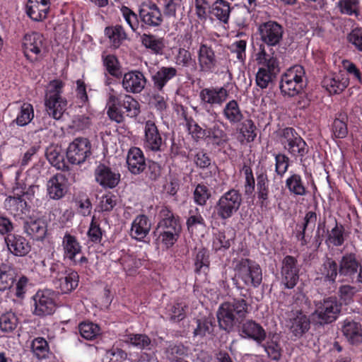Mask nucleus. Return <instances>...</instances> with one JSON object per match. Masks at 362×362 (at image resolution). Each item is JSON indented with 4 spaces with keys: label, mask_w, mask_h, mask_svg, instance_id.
Returning a JSON list of instances; mask_svg holds the SVG:
<instances>
[{
    "label": "nucleus",
    "mask_w": 362,
    "mask_h": 362,
    "mask_svg": "<svg viewBox=\"0 0 362 362\" xmlns=\"http://www.w3.org/2000/svg\"><path fill=\"white\" fill-rule=\"evenodd\" d=\"M143 146L146 151L159 152L163 151L165 141L163 138L156 123L151 119L144 122Z\"/></svg>",
    "instance_id": "nucleus-16"
},
{
    "label": "nucleus",
    "mask_w": 362,
    "mask_h": 362,
    "mask_svg": "<svg viewBox=\"0 0 362 362\" xmlns=\"http://www.w3.org/2000/svg\"><path fill=\"white\" fill-rule=\"evenodd\" d=\"M105 231L100 226V221L95 216H93L88 232L87 236L90 242L94 244H99L103 240V236Z\"/></svg>",
    "instance_id": "nucleus-55"
},
{
    "label": "nucleus",
    "mask_w": 362,
    "mask_h": 362,
    "mask_svg": "<svg viewBox=\"0 0 362 362\" xmlns=\"http://www.w3.org/2000/svg\"><path fill=\"white\" fill-rule=\"evenodd\" d=\"M321 278L329 284H334L339 275V264L332 257H326L319 269Z\"/></svg>",
    "instance_id": "nucleus-44"
},
{
    "label": "nucleus",
    "mask_w": 362,
    "mask_h": 362,
    "mask_svg": "<svg viewBox=\"0 0 362 362\" xmlns=\"http://www.w3.org/2000/svg\"><path fill=\"white\" fill-rule=\"evenodd\" d=\"M25 229L28 235L35 240H42L47 231L45 221L40 218L27 222Z\"/></svg>",
    "instance_id": "nucleus-48"
},
{
    "label": "nucleus",
    "mask_w": 362,
    "mask_h": 362,
    "mask_svg": "<svg viewBox=\"0 0 362 362\" xmlns=\"http://www.w3.org/2000/svg\"><path fill=\"white\" fill-rule=\"evenodd\" d=\"M206 226L205 220L201 214L199 208L195 207L189 211V216L186 221V226L189 233H193L197 226Z\"/></svg>",
    "instance_id": "nucleus-60"
},
{
    "label": "nucleus",
    "mask_w": 362,
    "mask_h": 362,
    "mask_svg": "<svg viewBox=\"0 0 362 362\" xmlns=\"http://www.w3.org/2000/svg\"><path fill=\"white\" fill-rule=\"evenodd\" d=\"M235 126L237 139L241 144L253 142L257 135V128L250 118L243 119Z\"/></svg>",
    "instance_id": "nucleus-32"
},
{
    "label": "nucleus",
    "mask_w": 362,
    "mask_h": 362,
    "mask_svg": "<svg viewBox=\"0 0 362 362\" xmlns=\"http://www.w3.org/2000/svg\"><path fill=\"white\" fill-rule=\"evenodd\" d=\"M141 44L153 54L161 55L165 49V42L163 37H158L153 34L144 33L141 36Z\"/></svg>",
    "instance_id": "nucleus-45"
},
{
    "label": "nucleus",
    "mask_w": 362,
    "mask_h": 362,
    "mask_svg": "<svg viewBox=\"0 0 362 362\" xmlns=\"http://www.w3.org/2000/svg\"><path fill=\"white\" fill-rule=\"evenodd\" d=\"M232 7L226 0H216L210 7V18L223 23H228Z\"/></svg>",
    "instance_id": "nucleus-43"
},
{
    "label": "nucleus",
    "mask_w": 362,
    "mask_h": 362,
    "mask_svg": "<svg viewBox=\"0 0 362 362\" xmlns=\"http://www.w3.org/2000/svg\"><path fill=\"white\" fill-rule=\"evenodd\" d=\"M91 155V144L86 138H76L69 144L66 157L72 165H81Z\"/></svg>",
    "instance_id": "nucleus-15"
},
{
    "label": "nucleus",
    "mask_w": 362,
    "mask_h": 362,
    "mask_svg": "<svg viewBox=\"0 0 362 362\" xmlns=\"http://www.w3.org/2000/svg\"><path fill=\"white\" fill-rule=\"evenodd\" d=\"M107 97V114L112 121L122 123L125 117L134 118L140 114V104L131 95L110 88Z\"/></svg>",
    "instance_id": "nucleus-2"
},
{
    "label": "nucleus",
    "mask_w": 362,
    "mask_h": 362,
    "mask_svg": "<svg viewBox=\"0 0 362 362\" xmlns=\"http://www.w3.org/2000/svg\"><path fill=\"white\" fill-rule=\"evenodd\" d=\"M177 75V70L173 66H161L151 76L153 88L163 92L168 83Z\"/></svg>",
    "instance_id": "nucleus-36"
},
{
    "label": "nucleus",
    "mask_w": 362,
    "mask_h": 362,
    "mask_svg": "<svg viewBox=\"0 0 362 362\" xmlns=\"http://www.w3.org/2000/svg\"><path fill=\"white\" fill-rule=\"evenodd\" d=\"M95 177L96 182L103 188L112 189L118 185L120 174L112 170L109 166L100 163L95 170Z\"/></svg>",
    "instance_id": "nucleus-25"
},
{
    "label": "nucleus",
    "mask_w": 362,
    "mask_h": 362,
    "mask_svg": "<svg viewBox=\"0 0 362 362\" xmlns=\"http://www.w3.org/2000/svg\"><path fill=\"white\" fill-rule=\"evenodd\" d=\"M197 326L193 331V337L204 338L207 334H211L214 331V322L209 317H202L196 319Z\"/></svg>",
    "instance_id": "nucleus-56"
},
{
    "label": "nucleus",
    "mask_w": 362,
    "mask_h": 362,
    "mask_svg": "<svg viewBox=\"0 0 362 362\" xmlns=\"http://www.w3.org/2000/svg\"><path fill=\"white\" fill-rule=\"evenodd\" d=\"M279 135L281 145L288 154L303 162L309 147L296 130L293 127H285L279 130Z\"/></svg>",
    "instance_id": "nucleus-7"
},
{
    "label": "nucleus",
    "mask_w": 362,
    "mask_h": 362,
    "mask_svg": "<svg viewBox=\"0 0 362 362\" xmlns=\"http://www.w3.org/2000/svg\"><path fill=\"white\" fill-rule=\"evenodd\" d=\"M33 314L39 317L51 315L54 313L56 303L54 293L50 290H40L33 297Z\"/></svg>",
    "instance_id": "nucleus-19"
},
{
    "label": "nucleus",
    "mask_w": 362,
    "mask_h": 362,
    "mask_svg": "<svg viewBox=\"0 0 362 362\" xmlns=\"http://www.w3.org/2000/svg\"><path fill=\"white\" fill-rule=\"evenodd\" d=\"M285 187L293 196L304 197L308 191L306 183L300 173L290 171L285 180Z\"/></svg>",
    "instance_id": "nucleus-37"
},
{
    "label": "nucleus",
    "mask_w": 362,
    "mask_h": 362,
    "mask_svg": "<svg viewBox=\"0 0 362 362\" xmlns=\"http://www.w3.org/2000/svg\"><path fill=\"white\" fill-rule=\"evenodd\" d=\"M55 286L62 293H69L75 290L79 282V275L77 272L67 268L57 280H53Z\"/></svg>",
    "instance_id": "nucleus-31"
},
{
    "label": "nucleus",
    "mask_w": 362,
    "mask_h": 362,
    "mask_svg": "<svg viewBox=\"0 0 362 362\" xmlns=\"http://www.w3.org/2000/svg\"><path fill=\"white\" fill-rule=\"evenodd\" d=\"M105 35L109 39L110 46L117 49L127 38V33L120 25L107 26L105 28Z\"/></svg>",
    "instance_id": "nucleus-46"
},
{
    "label": "nucleus",
    "mask_w": 362,
    "mask_h": 362,
    "mask_svg": "<svg viewBox=\"0 0 362 362\" xmlns=\"http://www.w3.org/2000/svg\"><path fill=\"white\" fill-rule=\"evenodd\" d=\"M22 48L26 59L34 63L45 56L47 52V42L40 33H28L23 37Z\"/></svg>",
    "instance_id": "nucleus-10"
},
{
    "label": "nucleus",
    "mask_w": 362,
    "mask_h": 362,
    "mask_svg": "<svg viewBox=\"0 0 362 362\" xmlns=\"http://www.w3.org/2000/svg\"><path fill=\"white\" fill-rule=\"evenodd\" d=\"M260 41L268 47L279 46L284 40L285 28L274 20L261 23L257 28Z\"/></svg>",
    "instance_id": "nucleus-11"
},
{
    "label": "nucleus",
    "mask_w": 362,
    "mask_h": 362,
    "mask_svg": "<svg viewBox=\"0 0 362 362\" xmlns=\"http://www.w3.org/2000/svg\"><path fill=\"white\" fill-rule=\"evenodd\" d=\"M141 28L144 29L160 26L163 21V16L158 5L151 1L142 3L139 8Z\"/></svg>",
    "instance_id": "nucleus-14"
},
{
    "label": "nucleus",
    "mask_w": 362,
    "mask_h": 362,
    "mask_svg": "<svg viewBox=\"0 0 362 362\" xmlns=\"http://www.w3.org/2000/svg\"><path fill=\"white\" fill-rule=\"evenodd\" d=\"M127 163L131 173L139 175L144 172L146 168V163L141 149L138 147L130 148L127 153Z\"/></svg>",
    "instance_id": "nucleus-34"
},
{
    "label": "nucleus",
    "mask_w": 362,
    "mask_h": 362,
    "mask_svg": "<svg viewBox=\"0 0 362 362\" xmlns=\"http://www.w3.org/2000/svg\"><path fill=\"white\" fill-rule=\"evenodd\" d=\"M221 114L231 126L238 124L245 117L240 104L235 99L225 103Z\"/></svg>",
    "instance_id": "nucleus-35"
},
{
    "label": "nucleus",
    "mask_w": 362,
    "mask_h": 362,
    "mask_svg": "<svg viewBox=\"0 0 362 362\" xmlns=\"http://www.w3.org/2000/svg\"><path fill=\"white\" fill-rule=\"evenodd\" d=\"M274 172L277 177L283 178L290 167V158L282 153H274Z\"/></svg>",
    "instance_id": "nucleus-62"
},
{
    "label": "nucleus",
    "mask_w": 362,
    "mask_h": 362,
    "mask_svg": "<svg viewBox=\"0 0 362 362\" xmlns=\"http://www.w3.org/2000/svg\"><path fill=\"white\" fill-rule=\"evenodd\" d=\"M153 237L158 245H161L165 249L171 248L178 240L181 233L168 232L154 229Z\"/></svg>",
    "instance_id": "nucleus-49"
},
{
    "label": "nucleus",
    "mask_w": 362,
    "mask_h": 362,
    "mask_svg": "<svg viewBox=\"0 0 362 362\" xmlns=\"http://www.w3.org/2000/svg\"><path fill=\"white\" fill-rule=\"evenodd\" d=\"M151 226V222L146 215H139L132 223L130 235L132 238L142 241L148 234Z\"/></svg>",
    "instance_id": "nucleus-42"
},
{
    "label": "nucleus",
    "mask_w": 362,
    "mask_h": 362,
    "mask_svg": "<svg viewBox=\"0 0 362 362\" xmlns=\"http://www.w3.org/2000/svg\"><path fill=\"white\" fill-rule=\"evenodd\" d=\"M16 278L15 268L8 263L0 264V291H3L10 288Z\"/></svg>",
    "instance_id": "nucleus-47"
},
{
    "label": "nucleus",
    "mask_w": 362,
    "mask_h": 362,
    "mask_svg": "<svg viewBox=\"0 0 362 362\" xmlns=\"http://www.w3.org/2000/svg\"><path fill=\"white\" fill-rule=\"evenodd\" d=\"M229 97L226 86L204 88L199 93L201 105L213 119L218 117L214 110V106H222Z\"/></svg>",
    "instance_id": "nucleus-9"
},
{
    "label": "nucleus",
    "mask_w": 362,
    "mask_h": 362,
    "mask_svg": "<svg viewBox=\"0 0 362 362\" xmlns=\"http://www.w3.org/2000/svg\"><path fill=\"white\" fill-rule=\"evenodd\" d=\"M249 306L244 298H233L222 303L216 313L218 323L220 329L227 332L233 331L238 326L242 337L262 344L267 338L265 329L252 319L244 320L249 313Z\"/></svg>",
    "instance_id": "nucleus-1"
},
{
    "label": "nucleus",
    "mask_w": 362,
    "mask_h": 362,
    "mask_svg": "<svg viewBox=\"0 0 362 362\" xmlns=\"http://www.w3.org/2000/svg\"><path fill=\"white\" fill-rule=\"evenodd\" d=\"M343 334L351 344H358L362 341V326L351 317L344 320L341 327Z\"/></svg>",
    "instance_id": "nucleus-38"
},
{
    "label": "nucleus",
    "mask_w": 362,
    "mask_h": 362,
    "mask_svg": "<svg viewBox=\"0 0 362 362\" xmlns=\"http://www.w3.org/2000/svg\"><path fill=\"white\" fill-rule=\"evenodd\" d=\"M341 310V303L336 297L325 298L316 305L315 315L321 325L334 322Z\"/></svg>",
    "instance_id": "nucleus-13"
},
{
    "label": "nucleus",
    "mask_w": 362,
    "mask_h": 362,
    "mask_svg": "<svg viewBox=\"0 0 362 362\" xmlns=\"http://www.w3.org/2000/svg\"><path fill=\"white\" fill-rule=\"evenodd\" d=\"M348 117L344 113H339L332 124L333 135L337 139H344L348 134Z\"/></svg>",
    "instance_id": "nucleus-54"
},
{
    "label": "nucleus",
    "mask_w": 362,
    "mask_h": 362,
    "mask_svg": "<svg viewBox=\"0 0 362 362\" xmlns=\"http://www.w3.org/2000/svg\"><path fill=\"white\" fill-rule=\"evenodd\" d=\"M288 327L296 337H302L310 327V320L302 310H291L288 315Z\"/></svg>",
    "instance_id": "nucleus-23"
},
{
    "label": "nucleus",
    "mask_w": 362,
    "mask_h": 362,
    "mask_svg": "<svg viewBox=\"0 0 362 362\" xmlns=\"http://www.w3.org/2000/svg\"><path fill=\"white\" fill-rule=\"evenodd\" d=\"M279 71V63H276L274 60L269 62L268 66L259 67L256 74L255 81L257 86L262 89L268 88Z\"/></svg>",
    "instance_id": "nucleus-30"
},
{
    "label": "nucleus",
    "mask_w": 362,
    "mask_h": 362,
    "mask_svg": "<svg viewBox=\"0 0 362 362\" xmlns=\"http://www.w3.org/2000/svg\"><path fill=\"white\" fill-rule=\"evenodd\" d=\"M49 7V0H28L26 13L33 21H41L47 18Z\"/></svg>",
    "instance_id": "nucleus-33"
},
{
    "label": "nucleus",
    "mask_w": 362,
    "mask_h": 362,
    "mask_svg": "<svg viewBox=\"0 0 362 362\" xmlns=\"http://www.w3.org/2000/svg\"><path fill=\"white\" fill-rule=\"evenodd\" d=\"M194 272L196 275L206 276L210 269V252L206 247L199 248L194 255Z\"/></svg>",
    "instance_id": "nucleus-41"
},
{
    "label": "nucleus",
    "mask_w": 362,
    "mask_h": 362,
    "mask_svg": "<svg viewBox=\"0 0 362 362\" xmlns=\"http://www.w3.org/2000/svg\"><path fill=\"white\" fill-rule=\"evenodd\" d=\"M350 79L344 73L339 71L324 77L322 86L330 94L342 93L349 85Z\"/></svg>",
    "instance_id": "nucleus-24"
},
{
    "label": "nucleus",
    "mask_w": 362,
    "mask_h": 362,
    "mask_svg": "<svg viewBox=\"0 0 362 362\" xmlns=\"http://www.w3.org/2000/svg\"><path fill=\"white\" fill-rule=\"evenodd\" d=\"M124 341L141 350L151 351L153 347L151 339L145 334H129Z\"/></svg>",
    "instance_id": "nucleus-50"
},
{
    "label": "nucleus",
    "mask_w": 362,
    "mask_h": 362,
    "mask_svg": "<svg viewBox=\"0 0 362 362\" xmlns=\"http://www.w3.org/2000/svg\"><path fill=\"white\" fill-rule=\"evenodd\" d=\"M221 45L215 42H202L198 47L197 64L199 72L204 74L216 73L221 60Z\"/></svg>",
    "instance_id": "nucleus-6"
},
{
    "label": "nucleus",
    "mask_w": 362,
    "mask_h": 362,
    "mask_svg": "<svg viewBox=\"0 0 362 362\" xmlns=\"http://www.w3.org/2000/svg\"><path fill=\"white\" fill-rule=\"evenodd\" d=\"M45 156L49 163L57 170H69V166L65 160L64 152L60 146H49L46 148Z\"/></svg>",
    "instance_id": "nucleus-39"
},
{
    "label": "nucleus",
    "mask_w": 362,
    "mask_h": 362,
    "mask_svg": "<svg viewBox=\"0 0 362 362\" xmlns=\"http://www.w3.org/2000/svg\"><path fill=\"white\" fill-rule=\"evenodd\" d=\"M307 86L305 71L301 65H294L281 77L279 88L283 95L294 97L302 93Z\"/></svg>",
    "instance_id": "nucleus-4"
},
{
    "label": "nucleus",
    "mask_w": 362,
    "mask_h": 362,
    "mask_svg": "<svg viewBox=\"0 0 362 362\" xmlns=\"http://www.w3.org/2000/svg\"><path fill=\"white\" fill-rule=\"evenodd\" d=\"M267 352L268 357L273 361H278L281 357L282 348L279 344V337L273 334L269 337L268 340L260 344Z\"/></svg>",
    "instance_id": "nucleus-52"
},
{
    "label": "nucleus",
    "mask_w": 362,
    "mask_h": 362,
    "mask_svg": "<svg viewBox=\"0 0 362 362\" xmlns=\"http://www.w3.org/2000/svg\"><path fill=\"white\" fill-rule=\"evenodd\" d=\"M64 83L62 81H51L45 92V106L48 115L56 119H60L66 110L67 100L62 96Z\"/></svg>",
    "instance_id": "nucleus-3"
},
{
    "label": "nucleus",
    "mask_w": 362,
    "mask_h": 362,
    "mask_svg": "<svg viewBox=\"0 0 362 362\" xmlns=\"http://www.w3.org/2000/svg\"><path fill=\"white\" fill-rule=\"evenodd\" d=\"M235 236L232 230H217L213 233L212 250L215 252H225L234 244Z\"/></svg>",
    "instance_id": "nucleus-28"
},
{
    "label": "nucleus",
    "mask_w": 362,
    "mask_h": 362,
    "mask_svg": "<svg viewBox=\"0 0 362 362\" xmlns=\"http://www.w3.org/2000/svg\"><path fill=\"white\" fill-rule=\"evenodd\" d=\"M69 190L68 178L62 173H57L47 182V193L49 199L59 200Z\"/></svg>",
    "instance_id": "nucleus-22"
},
{
    "label": "nucleus",
    "mask_w": 362,
    "mask_h": 362,
    "mask_svg": "<svg viewBox=\"0 0 362 362\" xmlns=\"http://www.w3.org/2000/svg\"><path fill=\"white\" fill-rule=\"evenodd\" d=\"M9 252L16 257H25L31 250V245L24 236L18 234H10L5 238Z\"/></svg>",
    "instance_id": "nucleus-27"
},
{
    "label": "nucleus",
    "mask_w": 362,
    "mask_h": 362,
    "mask_svg": "<svg viewBox=\"0 0 362 362\" xmlns=\"http://www.w3.org/2000/svg\"><path fill=\"white\" fill-rule=\"evenodd\" d=\"M186 125L187 127V129L189 134H192V137L196 139H203L206 140V127H208V124L203 122L202 125L204 127H201L192 117H185Z\"/></svg>",
    "instance_id": "nucleus-63"
},
{
    "label": "nucleus",
    "mask_w": 362,
    "mask_h": 362,
    "mask_svg": "<svg viewBox=\"0 0 362 362\" xmlns=\"http://www.w3.org/2000/svg\"><path fill=\"white\" fill-rule=\"evenodd\" d=\"M4 207L14 217L19 218H23L30 212V206L25 199L19 194L7 197L4 202Z\"/></svg>",
    "instance_id": "nucleus-29"
},
{
    "label": "nucleus",
    "mask_w": 362,
    "mask_h": 362,
    "mask_svg": "<svg viewBox=\"0 0 362 362\" xmlns=\"http://www.w3.org/2000/svg\"><path fill=\"white\" fill-rule=\"evenodd\" d=\"M299 272L300 267L297 258L292 255H286L281 261V284L286 288H293L299 281Z\"/></svg>",
    "instance_id": "nucleus-17"
},
{
    "label": "nucleus",
    "mask_w": 362,
    "mask_h": 362,
    "mask_svg": "<svg viewBox=\"0 0 362 362\" xmlns=\"http://www.w3.org/2000/svg\"><path fill=\"white\" fill-rule=\"evenodd\" d=\"M335 226L329 231L327 230V235L326 239L327 244H332L333 246L339 247L341 246L345 241V229L342 224L337 222V220L334 218Z\"/></svg>",
    "instance_id": "nucleus-53"
},
{
    "label": "nucleus",
    "mask_w": 362,
    "mask_h": 362,
    "mask_svg": "<svg viewBox=\"0 0 362 362\" xmlns=\"http://www.w3.org/2000/svg\"><path fill=\"white\" fill-rule=\"evenodd\" d=\"M339 276H344L346 279L354 280L356 278L361 264L356 255L353 252L344 255L339 264Z\"/></svg>",
    "instance_id": "nucleus-26"
},
{
    "label": "nucleus",
    "mask_w": 362,
    "mask_h": 362,
    "mask_svg": "<svg viewBox=\"0 0 362 362\" xmlns=\"http://www.w3.org/2000/svg\"><path fill=\"white\" fill-rule=\"evenodd\" d=\"M157 218L158 222L155 229L175 233L182 232L180 217L173 212L170 206L167 205L160 206Z\"/></svg>",
    "instance_id": "nucleus-18"
},
{
    "label": "nucleus",
    "mask_w": 362,
    "mask_h": 362,
    "mask_svg": "<svg viewBox=\"0 0 362 362\" xmlns=\"http://www.w3.org/2000/svg\"><path fill=\"white\" fill-rule=\"evenodd\" d=\"M101 61L104 72L106 74H110L115 79H121L122 77V66L116 55L104 52L101 55Z\"/></svg>",
    "instance_id": "nucleus-40"
},
{
    "label": "nucleus",
    "mask_w": 362,
    "mask_h": 362,
    "mask_svg": "<svg viewBox=\"0 0 362 362\" xmlns=\"http://www.w3.org/2000/svg\"><path fill=\"white\" fill-rule=\"evenodd\" d=\"M30 348L34 356L40 361L48 358L51 354L49 343L44 337L35 338Z\"/></svg>",
    "instance_id": "nucleus-51"
},
{
    "label": "nucleus",
    "mask_w": 362,
    "mask_h": 362,
    "mask_svg": "<svg viewBox=\"0 0 362 362\" xmlns=\"http://www.w3.org/2000/svg\"><path fill=\"white\" fill-rule=\"evenodd\" d=\"M242 202L240 192L231 188L219 197L214 206V212L221 220H228L239 210Z\"/></svg>",
    "instance_id": "nucleus-8"
},
{
    "label": "nucleus",
    "mask_w": 362,
    "mask_h": 362,
    "mask_svg": "<svg viewBox=\"0 0 362 362\" xmlns=\"http://www.w3.org/2000/svg\"><path fill=\"white\" fill-rule=\"evenodd\" d=\"M233 281L240 280L245 286L258 288L262 282L260 265L249 258H240L235 262Z\"/></svg>",
    "instance_id": "nucleus-5"
},
{
    "label": "nucleus",
    "mask_w": 362,
    "mask_h": 362,
    "mask_svg": "<svg viewBox=\"0 0 362 362\" xmlns=\"http://www.w3.org/2000/svg\"><path fill=\"white\" fill-rule=\"evenodd\" d=\"M62 247L63 249V260L70 265L83 266L88 263V258L81 255L77 259L78 255L82 254V245L77 237L66 231L62 238Z\"/></svg>",
    "instance_id": "nucleus-12"
},
{
    "label": "nucleus",
    "mask_w": 362,
    "mask_h": 362,
    "mask_svg": "<svg viewBox=\"0 0 362 362\" xmlns=\"http://www.w3.org/2000/svg\"><path fill=\"white\" fill-rule=\"evenodd\" d=\"M34 117L33 107L30 103H23L17 115L16 118L12 123H16L19 127H24L28 124Z\"/></svg>",
    "instance_id": "nucleus-59"
},
{
    "label": "nucleus",
    "mask_w": 362,
    "mask_h": 362,
    "mask_svg": "<svg viewBox=\"0 0 362 362\" xmlns=\"http://www.w3.org/2000/svg\"><path fill=\"white\" fill-rule=\"evenodd\" d=\"M42 265L45 267L44 271L46 272L45 276L52 277L54 280H57L67 269L64 264L59 260H52L50 262L43 260Z\"/></svg>",
    "instance_id": "nucleus-57"
},
{
    "label": "nucleus",
    "mask_w": 362,
    "mask_h": 362,
    "mask_svg": "<svg viewBox=\"0 0 362 362\" xmlns=\"http://www.w3.org/2000/svg\"><path fill=\"white\" fill-rule=\"evenodd\" d=\"M121 85L127 93L137 94L145 88L148 80L144 74L137 69L123 74Z\"/></svg>",
    "instance_id": "nucleus-20"
},
{
    "label": "nucleus",
    "mask_w": 362,
    "mask_h": 362,
    "mask_svg": "<svg viewBox=\"0 0 362 362\" xmlns=\"http://www.w3.org/2000/svg\"><path fill=\"white\" fill-rule=\"evenodd\" d=\"M244 175V194L246 197H251L253 195L255 189V180L253 175V171L251 166L248 164L244 163L241 170Z\"/></svg>",
    "instance_id": "nucleus-58"
},
{
    "label": "nucleus",
    "mask_w": 362,
    "mask_h": 362,
    "mask_svg": "<svg viewBox=\"0 0 362 362\" xmlns=\"http://www.w3.org/2000/svg\"><path fill=\"white\" fill-rule=\"evenodd\" d=\"M211 197V192L208 186L203 183H199L195 187L193 192V199L196 204L204 206Z\"/></svg>",
    "instance_id": "nucleus-64"
},
{
    "label": "nucleus",
    "mask_w": 362,
    "mask_h": 362,
    "mask_svg": "<svg viewBox=\"0 0 362 362\" xmlns=\"http://www.w3.org/2000/svg\"><path fill=\"white\" fill-rule=\"evenodd\" d=\"M227 123L218 118L214 119L211 125L208 124L206 127V141L215 147H224L229 141L228 134L223 129Z\"/></svg>",
    "instance_id": "nucleus-21"
},
{
    "label": "nucleus",
    "mask_w": 362,
    "mask_h": 362,
    "mask_svg": "<svg viewBox=\"0 0 362 362\" xmlns=\"http://www.w3.org/2000/svg\"><path fill=\"white\" fill-rule=\"evenodd\" d=\"M78 329L81 336L86 340H93L100 334V327L91 322H82Z\"/></svg>",
    "instance_id": "nucleus-61"
}]
</instances>
